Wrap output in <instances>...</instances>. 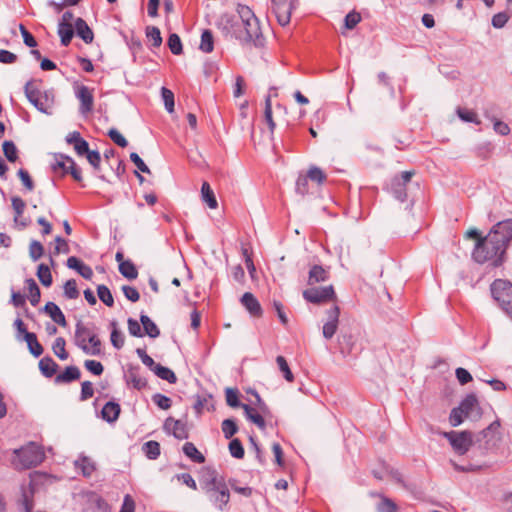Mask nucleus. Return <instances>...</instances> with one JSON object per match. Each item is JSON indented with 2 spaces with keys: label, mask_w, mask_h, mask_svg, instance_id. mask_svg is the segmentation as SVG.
<instances>
[{
  "label": "nucleus",
  "mask_w": 512,
  "mask_h": 512,
  "mask_svg": "<svg viewBox=\"0 0 512 512\" xmlns=\"http://www.w3.org/2000/svg\"><path fill=\"white\" fill-rule=\"evenodd\" d=\"M493 298L512 319V283L497 279L491 285Z\"/></svg>",
  "instance_id": "423d86ee"
},
{
  "label": "nucleus",
  "mask_w": 512,
  "mask_h": 512,
  "mask_svg": "<svg viewBox=\"0 0 512 512\" xmlns=\"http://www.w3.org/2000/svg\"><path fill=\"white\" fill-rule=\"evenodd\" d=\"M306 176L309 180L317 182L318 184H322L326 180V175L318 167H311Z\"/></svg>",
  "instance_id": "3c124183"
},
{
  "label": "nucleus",
  "mask_w": 512,
  "mask_h": 512,
  "mask_svg": "<svg viewBox=\"0 0 512 512\" xmlns=\"http://www.w3.org/2000/svg\"><path fill=\"white\" fill-rule=\"evenodd\" d=\"M75 467L80 469L82 474L86 477L91 476L95 470L94 462L86 456H80L79 459L75 461Z\"/></svg>",
  "instance_id": "412c9836"
},
{
  "label": "nucleus",
  "mask_w": 512,
  "mask_h": 512,
  "mask_svg": "<svg viewBox=\"0 0 512 512\" xmlns=\"http://www.w3.org/2000/svg\"><path fill=\"white\" fill-rule=\"evenodd\" d=\"M75 95L77 99L80 101V113L86 115L92 112L94 106L93 89H90L89 87L84 85H79L75 89Z\"/></svg>",
  "instance_id": "1a4fd4ad"
},
{
  "label": "nucleus",
  "mask_w": 512,
  "mask_h": 512,
  "mask_svg": "<svg viewBox=\"0 0 512 512\" xmlns=\"http://www.w3.org/2000/svg\"><path fill=\"white\" fill-rule=\"evenodd\" d=\"M511 240L512 219L498 222L483 239L476 242L472 257L478 263L491 262L493 266H499L505 259Z\"/></svg>",
  "instance_id": "f257e3e1"
},
{
  "label": "nucleus",
  "mask_w": 512,
  "mask_h": 512,
  "mask_svg": "<svg viewBox=\"0 0 512 512\" xmlns=\"http://www.w3.org/2000/svg\"><path fill=\"white\" fill-rule=\"evenodd\" d=\"M276 362H277V365L279 367V370L282 372L284 378L288 381V382H293L294 381V375L293 373L291 372L290 368H289V365L286 361V359L283 357V356H277L276 358Z\"/></svg>",
  "instance_id": "79ce46f5"
},
{
  "label": "nucleus",
  "mask_w": 512,
  "mask_h": 512,
  "mask_svg": "<svg viewBox=\"0 0 512 512\" xmlns=\"http://www.w3.org/2000/svg\"><path fill=\"white\" fill-rule=\"evenodd\" d=\"M201 196L202 200L207 203L209 208L216 209L218 207V202L208 182H203Z\"/></svg>",
  "instance_id": "aec40b11"
},
{
  "label": "nucleus",
  "mask_w": 512,
  "mask_h": 512,
  "mask_svg": "<svg viewBox=\"0 0 512 512\" xmlns=\"http://www.w3.org/2000/svg\"><path fill=\"white\" fill-rule=\"evenodd\" d=\"M140 321L143 325L145 334H147L151 338H156L159 336L160 331L158 327L147 315H141Z\"/></svg>",
  "instance_id": "c85d7f7f"
},
{
  "label": "nucleus",
  "mask_w": 512,
  "mask_h": 512,
  "mask_svg": "<svg viewBox=\"0 0 512 512\" xmlns=\"http://www.w3.org/2000/svg\"><path fill=\"white\" fill-rule=\"evenodd\" d=\"M94 395L93 384L89 381H85L81 385V400H88Z\"/></svg>",
  "instance_id": "69168bd1"
},
{
  "label": "nucleus",
  "mask_w": 512,
  "mask_h": 512,
  "mask_svg": "<svg viewBox=\"0 0 512 512\" xmlns=\"http://www.w3.org/2000/svg\"><path fill=\"white\" fill-rule=\"evenodd\" d=\"M164 429L167 432L173 434V436L177 439L182 440L188 437L186 424L180 420L168 418L164 423Z\"/></svg>",
  "instance_id": "f8f14e48"
},
{
  "label": "nucleus",
  "mask_w": 512,
  "mask_h": 512,
  "mask_svg": "<svg viewBox=\"0 0 512 512\" xmlns=\"http://www.w3.org/2000/svg\"><path fill=\"white\" fill-rule=\"evenodd\" d=\"M45 312L51 317V319L59 324L60 326L65 327L67 322L63 312L60 308L53 302H48L44 308Z\"/></svg>",
  "instance_id": "dca6fc26"
},
{
  "label": "nucleus",
  "mask_w": 512,
  "mask_h": 512,
  "mask_svg": "<svg viewBox=\"0 0 512 512\" xmlns=\"http://www.w3.org/2000/svg\"><path fill=\"white\" fill-rule=\"evenodd\" d=\"M25 341L27 342L30 353L35 357H39L43 353V347L38 342L34 333H26Z\"/></svg>",
  "instance_id": "393cba45"
},
{
  "label": "nucleus",
  "mask_w": 512,
  "mask_h": 512,
  "mask_svg": "<svg viewBox=\"0 0 512 512\" xmlns=\"http://www.w3.org/2000/svg\"><path fill=\"white\" fill-rule=\"evenodd\" d=\"M127 383L132 385L135 389L141 390L146 387L147 381L136 370H129L127 375Z\"/></svg>",
  "instance_id": "bb28decb"
},
{
  "label": "nucleus",
  "mask_w": 512,
  "mask_h": 512,
  "mask_svg": "<svg viewBox=\"0 0 512 512\" xmlns=\"http://www.w3.org/2000/svg\"><path fill=\"white\" fill-rule=\"evenodd\" d=\"M303 297L308 302L314 304H321L332 301L336 298L335 291L332 285L326 287H314L306 289L303 292Z\"/></svg>",
  "instance_id": "6e6552de"
},
{
  "label": "nucleus",
  "mask_w": 512,
  "mask_h": 512,
  "mask_svg": "<svg viewBox=\"0 0 512 512\" xmlns=\"http://www.w3.org/2000/svg\"><path fill=\"white\" fill-rule=\"evenodd\" d=\"M464 417L465 413H463V411L459 407H457L451 411L449 416V422L451 426L456 427L463 422Z\"/></svg>",
  "instance_id": "6e6d98bb"
},
{
  "label": "nucleus",
  "mask_w": 512,
  "mask_h": 512,
  "mask_svg": "<svg viewBox=\"0 0 512 512\" xmlns=\"http://www.w3.org/2000/svg\"><path fill=\"white\" fill-rule=\"evenodd\" d=\"M74 160L68 156L60 155L56 158L55 163L53 164L54 171H61L63 174H67L69 171L70 162Z\"/></svg>",
  "instance_id": "a19ab883"
},
{
  "label": "nucleus",
  "mask_w": 512,
  "mask_h": 512,
  "mask_svg": "<svg viewBox=\"0 0 512 512\" xmlns=\"http://www.w3.org/2000/svg\"><path fill=\"white\" fill-rule=\"evenodd\" d=\"M378 512H397V505L389 498L382 497L377 506Z\"/></svg>",
  "instance_id": "603ef678"
},
{
  "label": "nucleus",
  "mask_w": 512,
  "mask_h": 512,
  "mask_svg": "<svg viewBox=\"0 0 512 512\" xmlns=\"http://www.w3.org/2000/svg\"><path fill=\"white\" fill-rule=\"evenodd\" d=\"M229 451H230V454L237 459H241L244 456L243 446H242L240 440H238V439H233L229 443Z\"/></svg>",
  "instance_id": "864d4df0"
},
{
  "label": "nucleus",
  "mask_w": 512,
  "mask_h": 512,
  "mask_svg": "<svg viewBox=\"0 0 512 512\" xmlns=\"http://www.w3.org/2000/svg\"><path fill=\"white\" fill-rule=\"evenodd\" d=\"M97 294L99 299L108 307H112L114 305L113 296L107 286L99 285L97 287Z\"/></svg>",
  "instance_id": "58836bf2"
},
{
  "label": "nucleus",
  "mask_w": 512,
  "mask_h": 512,
  "mask_svg": "<svg viewBox=\"0 0 512 512\" xmlns=\"http://www.w3.org/2000/svg\"><path fill=\"white\" fill-rule=\"evenodd\" d=\"M25 95L29 102L39 111L49 114L53 106V99L47 93L40 92L37 81H28L25 85Z\"/></svg>",
  "instance_id": "39448f33"
},
{
  "label": "nucleus",
  "mask_w": 512,
  "mask_h": 512,
  "mask_svg": "<svg viewBox=\"0 0 512 512\" xmlns=\"http://www.w3.org/2000/svg\"><path fill=\"white\" fill-rule=\"evenodd\" d=\"M58 365L50 357H44L39 362V368L43 375L51 377L56 373Z\"/></svg>",
  "instance_id": "b1692460"
},
{
  "label": "nucleus",
  "mask_w": 512,
  "mask_h": 512,
  "mask_svg": "<svg viewBox=\"0 0 512 512\" xmlns=\"http://www.w3.org/2000/svg\"><path fill=\"white\" fill-rule=\"evenodd\" d=\"M264 117H265V120L269 126V129L271 132L274 131L275 129V122L273 120V117H272V105H271V98L270 96H267L266 99H265V110H264Z\"/></svg>",
  "instance_id": "09e8293b"
},
{
  "label": "nucleus",
  "mask_w": 512,
  "mask_h": 512,
  "mask_svg": "<svg viewBox=\"0 0 512 512\" xmlns=\"http://www.w3.org/2000/svg\"><path fill=\"white\" fill-rule=\"evenodd\" d=\"M108 136L115 144H117L120 147L124 148L128 145L126 138L118 130L114 128L109 130Z\"/></svg>",
  "instance_id": "4d7b16f0"
},
{
  "label": "nucleus",
  "mask_w": 512,
  "mask_h": 512,
  "mask_svg": "<svg viewBox=\"0 0 512 512\" xmlns=\"http://www.w3.org/2000/svg\"><path fill=\"white\" fill-rule=\"evenodd\" d=\"M143 451L149 459H156L160 455V445L156 441H148L143 445Z\"/></svg>",
  "instance_id": "ea45409f"
},
{
  "label": "nucleus",
  "mask_w": 512,
  "mask_h": 512,
  "mask_svg": "<svg viewBox=\"0 0 512 512\" xmlns=\"http://www.w3.org/2000/svg\"><path fill=\"white\" fill-rule=\"evenodd\" d=\"M75 344L87 355L101 354L102 344L97 333L80 321L75 328Z\"/></svg>",
  "instance_id": "20e7f679"
},
{
  "label": "nucleus",
  "mask_w": 512,
  "mask_h": 512,
  "mask_svg": "<svg viewBox=\"0 0 512 512\" xmlns=\"http://www.w3.org/2000/svg\"><path fill=\"white\" fill-rule=\"evenodd\" d=\"M153 372L159 378L166 380L169 383H175L177 381V377H176L175 373L171 369L164 367L160 364H158L157 366H155V368H153Z\"/></svg>",
  "instance_id": "c756f323"
},
{
  "label": "nucleus",
  "mask_w": 512,
  "mask_h": 512,
  "mask_svg": "<svg viewBox=\"0 0 512 512\" xmlns=\"http://www.w3.org/2000/svg\"><path fill=\"white\" fill-rule=\"evenodd\" d=\"M226 402L230 407H238V391L236 389L227 388L225 392Z\"/></svg>",
  "instance_id": "680f3d73"
},
{
  "label": "nucleus",
  "mask_w": 512,
  "mask_h": 512,
  "mask_svg": "<svg viewBox=\"0 0 512 512\" xmlns=\"http://www.w3.org/2000/svg\"><path fill=\"white\" fill-rule=\"evenodd\" d=\"M11 202H12L13 210L15 212L14 220H15V222H17L18 219L24 213L26 204L20 197H17V196L12 197Z\"/></svg>",
  "instance_id": "8fccbe9b"
},
{
  "label": "nucleus",
  "mask_w": 512,
  "mask_h": 512,
  "mask_svg": "<svg viewBox=\"0 0 512 512\" xmlns=\"http://www.w3.org/2000/svg\"><path fill=\"white\" fill-rule=\"evenodd\" d=\"M223 29L245 44L263 45V35L259 20L246 5H238L237 15L222 17Z\"/></svg>",
  "instance_id": "f03ea898"
},
{
  "label": "nucleus",
  "mask_w": 512,
  "mask_h": 512,
  "mask_svg": "<svg viewBox=\"0 0 512 512\" xmlns=\"http://www.w3.org/2000/svg\"><path fill=\"white\" fill-rule=\"evenodd\" d=\"M120 411L121 409L119 404L115 402H107L101 411V415L104 420L112 423L118 419Z\"/></svg>",
  "instance_id": "f3484780"
},
{
  "label": "nucleus",
  "mask_w": 512,
  "mask_h": 512,
  "mask_svg": "<svg viewBox=\"0 0 512 512\" xmlns=\"http://www.w3.org/2000/svg\"><path fill=\"white\" fill-rule=\"evenodd\" d=\"M200 50L205 53H210L214 48V38L210 30H204L201 35Z\"/></svg>",
  "instance_id": "7c9ffc66"
},
{
  "label": "nucleus",
  "mask_w": 512,
  "mask_h": 512,
  "mask_svg": "<svg viewBox=\"0 0 512 512\" xmlns=\"http://www.w3.org/2000/svg\"><path fill=\"white\" fill-rule=\"evenodd\" d=\"M271 3L278 23L281 26L287 25L291 18V5L287 0H271Z\"/></svg>",
  "instance_id": "9b49d317"
},
{
  "label": "nucleus",
  "mask_w": 512,
  "mask_h": 512,
  "mask_svg": "<svg viewBox=\"0 0 512 512\" xmlns=\"http://www.w3.org/2000/svg\"><path fill=\"white\" fill-rule=\"evenodd\" d=\"M153 402L161 409L167 410L171 407V399L162 394H155Z\"/></svg>",
  "instance_id": "e2e57ef3"
},
{
  "label": "nucleus",
  "mask_w": 512,
  "mask_h": 512,
  "mask_svg": "<svg viewBox=\"0 0 512 512\" xmlns=\"http://www.w3.org/2000/svg\"><path fill=\"white\" fill-rule=\"evenodd\" d=\"M134 511H135V501L129 494H127L124 497L120 512H134Z\"/></svg>",
  "instance_id": "774afa93"
},
{
  "label": "nucleus",
  "mask_w": 512,
  "mask_h": 512,
  "mask_svg": "<svg viewBox=\"0 0 512 512\" xmlns=\"http://www.w3.org/2000/svg\"><path fill=\"white\" fill-rule=\"evenodd\" d=\"M28 297L30 303L36 306L40 301V289L33 279L27 280Z\"/></svg>",
  "instance_id": "473e14b6"
},
{
  "label": "nucleus",
  "mask_w": 512,
  "mask_h": 512,
  "mask_svg": "<svg viewBox=\"0 0 512 512\" xmlns=\"http://www.w3.org/2000/svg\"><path fill=\"white\" fill-rule=\"evenodd\" d=\"M58 34L61 38L62 45L68 46L74 35L73 24H59Z\"/></svg>",
  "instance_id": "a878e982"
},
{
  "label": "nucleus",
  "mask_w": 512,
  "mask_h": 512,
  "mask_svg": "<svg viewBox=\"0 0 512 512\" xmlns=\"http://www.w3.org/2000/svg\"><path fill=\"white\" fill-rule=\"evenodd\" d=\"M146 37L154 47H159L162 44L160 30L155 26H148L146 28Z\"/></svg>",
  "instance_id": "4c0bfd02"
},
{
  "label": "nucleus",
  "mask_w": 512,
  "mask_h": 512,
  "mask_svg": "<svg viewBox=\"0 0 512 512\" xmlns=\"http://www.w3.org/2000/svg\"><path fill=\"white\" fill-rule=\"evenodd\" d=\"M238 428L236 423L231 419H226L222 423V431L224 436L229 439L231 438L236 432Z\"/></svg>",
  "instance_id": "5fc2aeb1"
},
{
  "label": "nucleus",
  "mask_w": 512,
  "mask_h": 512,
  "mask_svg": "<svg viewBox=\"0 0 512 512\" xmlns=\"http://www.w3.org/2000/svg\"><path fill=\"white\" fill-rule=\"evenodd\" d=\"M340 309L333 306L327 311V320L323 325L322 333L325 339H331L337 331Z\"/></svg>",
  "instance_id": "9d476101"
},
{
  "label": "nucleus",
  "mask_w": 512,
  "mask_h": 512,
  "mask_svg": "<svg viewBox=\"0 0 512 512\" xmlns=\"http://www.w3.org/2000/svg\"><path fill=\"white\" fill-rule=\"evenodd\" d=\"M74 150L79 156H86L91 150L89 149L88 142L83 138L77 140L75 143Z\"/></svg>",
  "instance_id": "338daca9"
},
{
  "label": "nucleus",
  "mask_w": 512,
  "mask_h": 512,
  "mask_svg": "<svg viewBox=\"0 0 512 512\" xmlns=\"http://www.w3.org/2000/svg\"><path fill=\"white\" fill-rule=\"evenodd\" d=\"M34 493V483L31 479L29 481L28 487H22V497H23V504L25 507L26 512H31L32 509V501L31 498Z\"/></svg>",
  "instance_id": "72a5a7b5"
},
{
  "label": "nucleus",
  "mask_w": 512,
  "mask_h": 512,
  "mask_svg": "<svg viewBox=\"0 0 512 512\" xmlns=\"http://www.w3.org/2000/svg\"><path fill=\"white\" fill-rule=\"evenodd\" d=\"M119 271L129 280L136 279L138 276L137 268L130 260H126L125 263H121V265H119Z\"/></svg>",
  "instance_id": "2f4dec72"
},
{
  "label": "nucleus",
  "mask_w": 512,
  "mask_h": 512,
  "mask_svg": "<svg viewBox=\"0 0 512 512\" xmlns=\"http://www.w3.org/2000/svg\"><path fill=\"white\" fill-rule=\"evenodd\" d=\"M64 294L69 299H76L79 297L77 283L74 279H70L65 283Z\"/></svg>",
  "instance_id": "de8ad7c7"
},
{
  "label": "nucleus",
  "mask_w": 512,
  "mask_h": 512,
  "mask_svg": "<svg viewBox=\"0 0 512 512\" xmlns=\"http://www.w3.org/2000/svg\"><path fill=\"white\" fill-rule=\"evenodd\" d=\"M2 148L3 153L8 161L15 162L17 160V148L12 141H4Z\"/></svg>",
  "instance_id": "37998d69"
},
{
  "label": "nucleus",
  "mask_w": 512,
  "mask_h": 512,
  "mask_svg": "<svg viewBox=\"0 0 512 512\" xmlns=\"http://www.w3.org/2000/svg\"><path fill=\"white\" fill-rule=\"evenodd\" d=\"M43 253V245L39 241L33 240L29 246V255L32 258V260L37 261L43 256Z\"/></svg>",
  "instance_id": "a18cd8bd"
},
{
  "label": "nucleus",
  "mask_w": 512,
  "mask_h": 512,
  "mask_svg": "<svg viewBox=\"0 0 512 512\" xmlns=\"http://www.w3.org/2000/svg\"><path fill=\"white\" fill-rule=\"evenodd\" d=\"M37 277L42 285L49 287L52 284V275L50 268L45 264H40L37 269Z\"/></svg>",
  "instance_id": "f704fd0d"
},
{
  "label": "nucleus",
  "mask_w": 512,
  "mask_h": 512,
  "mask_svg": "<svg viewBox=\"0 0 512 512\" xmlns=\"http://www.w3.org/2000/svg\"><path fill=\"white\" fill-rule=\"evenodd\" d=\"M327 279V272L326 270L318 265H315L311 268L309 272V279L308 283L310 285H313L318 282H323Z\"/></svg>",
  "instance_id": "cd10ccee"
},
{
  "label": "nucleus",
  "mask_w": 512,
  "mask_h": 512,
  "mask_svg": "<svg viewBox=\"0 0 512 512\" xmlns=\"http://www.w3.org/2000/svg\"><path fill=\"white\" fill-rule=\"evenodd\" d=\"M77 35L87 44L91 43L94 39L93 31L87 25L86 21L82 18H77L74 23Z\"/></svg>",
  "instance_id": "4468645a"
},
{
  "label": "nucleus",
  "mask_w": 512,
  "mask_h": 512,
  "mask_svg": "<svg viewBox=\"0 0 512 512\" xmlns=\"http://www.w3.org/2000/svg\"><path fill=\"white\" fill-rule=\"evenodd\" d=\"M442 435L448 439L455 453L464 455L473 444V435L469 431L443 432Z\"/></svg>",
  "instance_id": "0eeeda50"
},
{
  "label": "nucleus",
  "mask_w": 512,
  "mask_h": 512,
  "mask_svg": "<svg viewBox=\"0 0 512 512\" xmlns=\"http://www.w3.org/2000/svg\"><path fill=\"white\" fill-rule=\"evenodd\" d=\"M80 370L76 366L66 367L65 370L57 375L56 381L59 383H69L80 378Z\"/></svg>",
  "instance_id": "a211bd4d"
},
{
  "label": "nucleus",
  "mask_w": 512,
  "mask_h": 512,
  "mask_svg": "<svg viewBox=\"0 0 512 512\" xmlns=\"http://www.w3.org/2000/svg\"><path fill=\"white\" fill-rule=\"evenodd\" d=\"M361 21V15L358 12L352 11L345 17V27L353 29Z\"/></svg>",
  "instance_id": "052dcab7"
},
{
  "label": "nucleus",
  "mask_w": 512,
  "mask_h": 512,
  "mask_svg": "<svg viewBox=\"0 0 512 512\" xmlns=\"http://www.w3.org/2000/svg\"><path fill=\"white\" fill-rule=\"evenodd\" d=\"M168 47L174 55H180L182 53V43L177 34L173 33L169 36Z\"/></svg>",
  "instance_id": "49530a36"
},
{
  "label": "nucleus",
  "mask_w": 512,
  "mask_h": 512,
  "mask_svg": "<svg viewBox=\"0 0 512 512\" xmlns=\"http://www.w3.org/2000/svg\"><path fill=\"white\" fill-rule=\"evenodd\" d=\"M241 303L252 316L260 317L262 315L261 305L252 293H244L241 297Z\"/></svg>",
  "instance_id": "ddd939ff"
},
{
  "label": "nucleus",
  "mask_w": 512,
  "mask_h": 512,
  "mask_svg": "<svg viewBox=\"0 0 512 512\" xmlns=\"http://www.w3.org/2000/svg\"><path fill=\"white\" fill-rule=\"evenodd\" d=\"M457 115L459 118L464 122H470L475 124H480L481 121L478 118V115L475 111L465 109V108H458L457 109Z\"/></svg>",
  "instance_id": "e433bc0d"
},
{
  "label": "nucleus",
  "mask_w": 512,
  "mask_h": 512,
  "mask_svg": "<svg viewBox=\"0 0 512 512\" xmlns=\"http://www.w3.org/2000/svg\"><path fill=\"white\" fill-rule=\"evenodd\" d=\"M184 454L190 458L193 462L203 463L205 461V457L203 454L196 448V446L191 442H186L183 446Z\"/></svg>",
  "instance_id": "4be33fe9"
},
{
  "label": "nucleus",
  "mask_w": 512,
  "mask_h": 512,
  "mask_svg": "<svg viewBox=\"0 0 512 512\" xmlns=\"http://www.w3.org/2000/svg\"><path fill=\"white\" fill-rule=\"evenodd\" d=\"M85 368L94 375H101L103 373V365L96 360H86L84 362Z\"/></svg>",
  "instance_id": "13d9d810"
},
{
  "label": "nucleus",
  "mask_w": 512,
  "mask_h": 512,
  "mask_svg": "<svg viewBox=\"0 0 512 512\" xmlns=\"http://www.w3.org/2000/svg\"><path fill=\"white\" fill-rule=\"evenodd\" d=\"M210 499L219 507L222 508L229 501V491L222 487L214 486L209 490Z\"/></svg>",
  "instance_id": "2eb2a0df"
},
{
  "label": "nucleus",
  "mask_w": 512,
  "mask_h": 512,
  "mask_svg": "<svg viewBox=\"0 0 512 512\" xmlns=\"http://www.w3.org/2000/svg\"><path fill=\"white\" fill-rule=\"evenodd\" d=\"M161 96H162V99L164 101V105H165V108L166 110L169 112V113H172L174 111V94L173 92L166 88V87H162L161 89Z\"/></svg>",
  "instance_id": "c03bdc74"
},
{
  "label": "nucleus",
  "mask_w": 512,
  "mask_h": 512,
  "mask_svg": "<svg viewBox=\"0 0 512 512\" xmlns=\"http://www.w3.org/2000/svg\"><path fill=\"white\" fill-rule=\"evenodd\" d=\"M459 408L469 417L478 409V400L475 395H468L460 404Z\"/></svg>",
  "instance_id": "5701e85b"
},
{
  "label": "nucleus",
  "mask_w": 512,
  "mask_h": 512,
  "mask_svg": "<svg viewBox=\"0 0 512 512\" xmlns=\"http://www.w3.org/2000/svg\"><path fill=\"white\" fill-rule=\"evenodd\" d=\"M66 341L63 337H58L55 339L52 350L54 354L59 357L61 360H66L68 358V353L65 349Z\"/></svg>",
  "instance_id": "c9c22d12"
},
{
  "label": "nucleus",
  "mask_w": 512,
  "mask_h": 512,
  "mask_svg": "<svg viewBox=\"0 0 512 512\" xmlns=\"http://www.w3.org/2000/svg\"><path fill=\"white\" fill-rule=\"evenodd\" d=\"M69 252V245L67 241L60 236H57L55 238V247H54V254L58 255L60 253H68Z\"/></svg>",
  "instance_id": "0e129e2a"
},
{
  "label": "nucleus",
  "mask_w": 512,
  "mask_h": 512,
  "mask_svg": "<svg viewBox=\"0 0 512 512\" xmlns=\"http://www.w3.org/2000/svg\"><path fill=\"white\" fill-rule=\"evenodd\" d=\"M509 18L510 15L507 12H499L493 16L492 25L495 28H502L506 25Z\"/></svg>",
  "instance_id": "bf43d9fd"
},
{
  "label": "nucleus",
  "mask_w": 512,
  "mask_h": 512,
  "mask_svg": "<svg viewBox=\"0 0 512 512\" xmlns=\"http://www.w3.org/2000/svg\"><path fill=\"white\" fill-rule=\"evenodd\" d=\"M242 408L245 412L246 417L253 422L255 425H257L260 429H265L266 424L263 416L255 409L250 407L247 404H243Z\"/></svg>",
  "instance_id": "6ab92c4d"
},
{
  "label": "nucleus",
  "mask_w": 512,
  "mask_h": 512,
  "mask_svg": "<svg viewBox=\"0 0 512 512\" xmlns=\"http://www.w3.org/2000/svg\"><path fill=\"white\" fill-rule=\"evenodd\" d=\"M45 454L40 446L35 443L14 450L12 465L17 470H25L36 467L44 460Z\"/></svg>",
  "instance_id": "7ed1b4c3"
}]
</instances>
